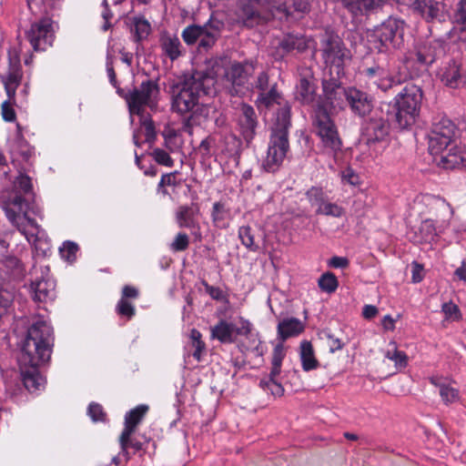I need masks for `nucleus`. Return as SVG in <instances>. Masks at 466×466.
I'll use <instances>...</instances> for the list:
<instances>
[{"instance_id":"obj_1","label":"nucleus","mask_w":466,"mask_h":466,"mask_svg":"<svg viewBox=\"0 0 466 466\" xmlns=\"http://www.w3.org/2000/svg\"><path fill=\"white\" fill-rule=\"evenodd\" d=\"M256 104L258 108H273L277 106L275 120L271 127L267 156L262 161V168L268 173L279 170L289 152V129L291 127V106L277 90V83L271 89L259 93Z\"/></svg>"},{"instance_id":"obj_2","label":"nucleus","mask_w":466,"mask_h":466,"mask_svg":"<svg viewBox=\"0 0 466 466\" xmlns=\"http://www.w3.org/2000/svg\"><path fill=\"white\" fill-rule=\"evenodd\" d=\"M216 78L208 70L184 74L170 86L171 109L184 116L185 127L199 124L198 116L204 110L201 98L215 93Z\"/></svg>"},{"instance_id":"obj_3","label":"nucleus","mask_w":466,"mask_h":466,"mask_svg":"<svg viewBox=\"0 0 466 466\" xmlns=\"http://www.w3.org/2000/svg\"><path fill=\"white\" fill-rule=\"evenodd\" d=\"M52 333V328L45 320L35 321L27 330L19 362L23 383L30 392L44 387L45 379L38 367L50 360Z\"/></svg>"},{"instance_id":"obj_4","label":"nucleus","mask_w":466,"mask_h":466,"mask_svg":"<svg viewBox=\"0 0 466 466\" xmlns=\"http://www.w3.org/2000/svg\"><path fill=\"white\" fill-rule=\"evenodd\" d=\"M457 132L452 120L446 116L435 117L429 135V151L441 156L440 163L444 168L466 170V149L453 145Z\"/></svg>"},{"instance_id":"obj_5","label":"nucleus","mask_w":466,"mask_h":466,"mask_svg":"<svg viewBox=\"0 0 466 466\" xmlns=\"http://www.w3.org/2000/svg\"><path fill=\"white\" fill-rule=\"evenodd\" d=\"M249 5V9L256 13L254 15L257 17L248 21V15H238V22L249 28L264 24L277 15L279 18L298 19L309 11L308 0H251Z\"/></svg>"},{"instance_id":"obj_6","label":"nucleus","mask_w":466,"mask_h":466,"mask_svg":"<svg viewBox=\"0 0 466 466\" xmlns=\"http://www.w3.org/2000/svg\"><path fill=\"white\" fill-rule=\"evenodd\" d=\"M423 98L422 89L416 85L408 84L393 100L391 106L394 125L400 129L412 127L419 117Z\"/></svg>"},{"instance_id":"obj_7","label":"nucleus","mask_w":466,"mask_h":466,"mask_svg":"<svg viewBox=\"0 0 466 466\" xmlns=\"http://www.w3.org/2000/svg\"><path fill=\"white\" fill-rule=\"evenodd\" d=\"M117 94L126 100L130 115L143 117L146 107L157 109L160 89L157 80L147 79L128 92L118 88Z\"/></svg>"},{"instance_id":"obj_8","label":"nucleus","mask_w":466,"mask_h":466,"mask_svg":"<svg viewBox=\"0 0 466 466\" xmlns=\"http://www.w3.org/2000/svg\"><path fill=\"white\" fill-rule=\"evenodd\" d=\"M341 76H327L323 74L321 86L322 94L316 100L312 110L322 108L325 112L337 115L346 107L348 97V86H344L340 81Z\"/></svg>"},{"instance_id":"obj_9","label":"nucleus","mask_w":466,"mask_h":466,"mask_svg":"<svg viewBox=\"0 0 466 466\" xmlns=\"http://www.w3.org/2000/svg\"><path fill=\"white\" fill-rule=\"evenodd\" d=\"M253 61L232 62L225 68L223 82L226 91L231 96H244L252 88L250 77L254 74Z\"/></svg>"},{"instance_id":"obj_10","label":"nucleus","mask_w":466,"mask_h":466,"mask_svg":"<svg viewBox=\"0 0 466 466\" xmlns=\"http://www.w3.org/2000/svg\"><path fill=\"white\" fill-rule=\"evenodd\" d=\"M332 116L322 108H319L318 111L312 110L311 119L315 132L320 138L325 150L336 156L342 149V139Z\"/></svg>"},{"instance_id":"obj_11","label":"nucleus","mask_w":466,"mask_h":466,"mask_svg":"<svg viewBox=\"0 0 466 466\" xmlns=\"http://www.w3.org/2000/svg\"><path fill=\"white\" fill-rule=\"evenodd\" d=\"M321 56L325 64L323 74L337 76L345 75V61L349 58V51L337 35H329L322 40Z\"/></svg>"},{"instance_id":"obj_12","label":"nucleus","mask_w":466,"mask_h":466,"mask_svg":"<svg viewBox=\"0 0 466 466\" xmlns=\"http://www.w3.org/2000/svg\"><path fill=\"white\" fill-rule=\"evenodd\" d=\"M404 22L400 19L389 17L373 30L372 37L378 44L379 52L383 53L391 48H400L403 44Z\"/></svg>"},{"instance_id":"obj_13","label":"nucleus","mask_w":466,"mask_h":466,"mask_svg":"<svg viewBox=\"0 0 466 466\" xmlns=\"http://www.w3.org/2000/svg\"><path fill=\"white\" fill-rule=\"evenodd\" d=\"M55 33V22L52 18L44 16L33 22L25 35L34 51L39 52L53 46Z\"/></svg>"},{"instance_id":"obj_14","label":"nucleus","mask_w":466,"mask_h":466,"mask_svg":"<svg viewBox=\"0 0 466 466\" xmlns=\"http://www.w3.org/2000/svg\"><path fill=\"white\" fill-rule=\"evenodd\" d=\"M29 198L22 194L13 191L4 202V210L8 220L19 230L27 224Z\"/></svg>"},{"instance_id":"obj_15","label":"nucleus","mask_w":466,"mask_h":466,"mask_svg":"<svg viewBox=\"0 0 466 466\" xmlns=\"http://www.w3.org/2000/svg\"><path fill=\"white\" fill-rule=\"evenodd\" d=\"M361 126V137L368 146L384 141L390 134V124L381 113L373 112Z\"/></svg>"},{"instance_id":"obj_16","label":"nucleus","mask_w":466,"mask_h":466,"mask_svg":"<svg viewBox=\"0 0 466 466\" xmlns=\"http://www.w3.org/2000/svg\"><path fill=\"white\" fill-rule=\"evenodd\" d=\"M346 106H349L354 116L361 118L366 117L374 112L373 99L371 96L354 86H348Z\"/></svg>"},{"instance_id":"obj_17","label":"nucleus","mask_w":466,"mask_h":466,"mask_svg":"<svg viewBox=\"0 0 466 466\" xmlns=\"http://www.w3.org/2000/svg\"><path fill=\"white\" fill-rule=\"evenodd\" d=\"M308 47L304 37L297 35L288 34L282 38L276 39L271 43L270 55L275 60H282L287 55L294 50L303 52Z\"/></svg>"},{"instance_id":"obj_18","label":"nucleus","mask_w":466,"mask_h":466,"mask_svg":"<svg viewBox=\"0 0 466 466\" xmlns=\"http://www.w3.org/2000/svg\"><path fill=\"white\" fill-rule=\"evenodd\" d=\"M364 73L370 82L377 86L383 92H388L402 83L400 76L390 74L389 68L383 65H375L368 67L364 70Z\"/></svg>"},{"instance_id":"obj_19","label":"nucleus","mask_w":466,"mask_h":466,"mask_svg":"<svg viewBox=\"0 0 466 466\" xmlns=\"http://www.w3.org/2000/svg\"><path fill=\"white\" fill-rule=\"evenodd\" d=\"M27 225L32 228L31 230H28L26 226H25L18 231L25 237L28 242L34 244L38 255L47 256L51 252V241L45 230L41 228L34 218H27Z\"/></svg>"},{"instance_id":"obj_20","label":"nucleus","mask_w":466,"mask_h":466,"mask_svg":"<svg viewBox=\"0 0 466 466\" xmlns=\"http://www.w3.org/2000/svg\"><path fill=\"white\" fill-rule=\"evenodd\" d=\"M446 45L443 40L431 39L419 45L416 51V60L423 66H430L445 55Z\"/></svg>"},{"instance_id":"obj_21","label":"nucleus","mask_w":466,"mask_h":466,"mask_svg":"<svg viewBox=\"0 0 466 466\" xmlns=\"http://www.w3.org/2000/svg\"><path fill=\"white\" fill-rule=\"evenodd\" d=\"M201 27L202 34L198 46L200 53L208 51L216 45L221 36L225 24L217 17L211 16Z\"/></svg>"},{"instance_id":"obj_22","label":"nucleus","mask_w":466,"mask_h":466,"mask_svg":"<svg viewBox=\"0 0 466 466\" xmlns=\"http://www.w3.org/2000/svg\"><path fill=\"white\" fill-rule=\"evenodd\" d=\"M199 206L198 203L179 206L175 213L176 222L180 228H188L192 234L200 236V225L198 219L199 215Z\"/></svg>"},{"instance_id":"obj_23","label":"nucleus","mask_w":466,"mask_h":466,"mask_svg":"<svg viewBox=\"0 0 466 466\" xmlns=\"http://www.w3.org/2000/svg\"><path fill=\"white\" fill-rule=\"evenodd\" d=\"M238 124L247 147H249L256 136V129L258 124L257 114L251 106L248 104L241 105Z\"/></svg>"},{"instance_id":"obj_24","label":"nucleus","mask_w":466,"mask_h":466,"mask_svg":"<svg viewBox=\"0 0 466 466\" xmlns=\"http://www.w3.org/2000/svg\"><path fill=\"white\" fill-rule=\"evenodd\" d=\"M399 2L413 6L414 10L428 22L441 20L443 16L444 5L437 0H398Z\"/></svg>"},{"instance_id":"obj_25","label":"nucleus","mask_w":466,"mask_h":466,"mask_svg":"<svg viewBox=\"0 0 466 466\" xmlns=\"http://www.w3.org/2000/svg\"><path fill=\"white\" fill-rule=\"evenodd\" d=\"M22 78L23 71L19 58L17 56L9 57L8 70L6 74L1 76V80L6 96L11 100H15L16 89L20 86Z\"/></svg>"},{"instance_id":"obj_26","label":"nucleus","mask_w":466,"mask_h":466,"mask_svg":"<svg viewBox=\"0 0 466 466\" xmlns=\"http://www.w3.org/2000/svg\"><path fill=\"white\" fill-rule=\"evenodd\" d=\"M441 82L451 88H459L466 83V73L461 63L451 60L441 71Z\"/></svg>"},{"instance_id":"obj_27","label":"nucleus","mask_w":466,"mask_h":466,"mask_svg":"<svg viewBox=\"0 0 466 466\" xmlns=\"http://www.w3.org/2000/svg\"><path fill=\"white\" fill-rule=\"evenodd\" d=\"M284 357L285 350L283 344L276 345L272 352V367L270 370L271 382L268 389L270 393L275 397H280L284 394L283 386L276 381V377L279 376L281 371V365Z\"/></svg>"},{"instance_id":"obj_28","label":"nucleus","mask_w":466,"mask_h":466,"mask_svg":"<svg viewBox=\"0 0 466 466\" xmlns=\"http://www.w3.org/2000/svg\"><path fill=\"white\" fill-rule=\"evenodd\" d=\"M304 329V323L297 318L290 317L281 319L277 327L278 339L281 341L279 344L289 338L299 336Z\"/></svg>"},{"instance_id":"obj_29","label":"nucleus","mask_w":466,"mask_h":466,"mask_svg":"<svg viewBox=\"0 0 466 466\" xmlns=\"http://www.w3.org/2000/svg\"><path fill=\"white\" fill-rule=\"evenodd\" d=\"M210 216L213 226L220 229H227L233 218L231 208L223 199L213 204Z\"/></svg>"},{"instance_id":"obj_30","label":"nucleus","mask_w":466,"mask_h":466,"mask_svg":"<svg viewBox=\"0 0 466 466\" xmlns=\"http://www.w3.org/2000/svg\"><path fill=\"white\" fill-rule=\"evenodd\" d=\"M151 439L146 435L134 436L129 434L125 440H123V431L119 436V444L122 453L129 459V451L132 450L133 453L142 452L146 453L147 446L150 442Z\"/></svg>"},{"instance_id":"obj_31","label":"nucleus","mask_w":466,"mask_h":466,"mask_svg":"<svg viewBox=\"0 0 466 466\" xmlns=\"http://www.w3.org/2000/svg\"><path fill=\"white\" fill-rule=\"evenodd\" d=\"M32 297L35 302L46 303L56 298L55 283L50 279H40L31 284Z\"/></svg>"},{"instance_id":"obj_32","label":"nucleus","mask_w":466,"mask_h":466,"mask_svg":"<svg viewBox=\"0 0 466 466\" xmlns=\"http://www.w3.org/2000/svg\"><path fill=\"white\" fill-rule=\"evenodd\" d=\"M148 406L140 404L127 411L125 415V427L123 429V440L129 434H135L137 427L141 423L148 411Z\"/></svg>"},{"instance_id":"obj_33","label":"nucleus","mask_w":466,"mask_h":466,"mask_svg":"<svg viewBox=\"0 0 466 466\" xmlns=\"http://www.w3.org/2000/svg\"><path fill=\"white\" fill-rule=\"evenodd\" d=\"M383 4V0H350L346 9L354 16L368 15L377 12Z\"/></svg>"},{"instance_id":"obj_34","label":"nucleus","mask_w":466,"mask_h":466,"mask_svg":"<svg viewBox=\"0 0 466 466\" xmlns=\"http://www.w3.org/2000/svg\"><path fill=\"white\" fill-rule=\"evenodd\" d=\"M210 336L223 344H230L235 341V326L225 319H220L210 328Z\"/></svg>"},{"instance_id":"obj_35","label":"nucleus","mask_w":466,"mask_h":466,"mask_svg":"<svg viewBox=\"0 0 466 466\" xmlns=\"http://www.w3.org/2000/svg\"><path fill=\"white\" fill-rule=\"evenodd\" d=\"M296 98L303 105L316 103V85L314 81L301 77L297 85Z\"/></svg>"},{"instance_id":"obj_36","label":"nucleus","mask_w":466,"mask_h":466,"mask_svg":"<svg viewBox=\"0 0 466 466\" xmlns=\"http://www.w3.org/2000/svg\"><path fill=\"white\" fill-rule=\"evenodd\" d=\"M300 360L304 371L316 370L319 366L314 355L313 346L309 340H302L300 343Z\"/></svg>"},{"instance_id":"obj_37","label":"nucleus","mask_w":466,"mask_h":466,"mask_svg":"<svg viewBox=\"0 0 466 466\" xmlns=\"http://www.w3.org/2000/svg\"><path fill=\"white\" fill-rule=\"evenodd\" d=\"M3 267L6 273L14 279H22L25 269L24 264L15 256H7L3 261Z\"/></svg>"},{"instance_id":"obj_38","label":"nucleus","mask_w":466,"mask_h":466,"mask_svg":"<svg viewBox=\"0 0 466 466\" xmlns=\"http://www.w3.org/2000/svg\"><path fill=\"white\" fill-rule=\"evenodd\" d=\"M131 31L136 42L147 39L151 32L150 23L144 16H135L131 19Z\"/></svg>"},{"instance_id":"obj_39","label":"nucleus","mask_w":466,"mask_h":466,"mask_svg":"<svg viewBox=\"0 0 466 466\" xmlns=\"http://www.w3.org/2000/svg\"><path fill=\"white\" fill-rule=\"evenodd\" d=\"M390 345L392 346V350H388L385 352V358L392 360L397 370L405 369L408 366L407 354L404 351L399 350L394 341H391Z\"/></svg>"},{"instance_id":"obj_40","label":"nucleus","mask_w":466,"mask_h":466,"mask_svg":"<svg viewBox=\"0 0 466 466\" xmlns=\"http://www.w3.org/2000/svg\"><path fill=\"white\" fill-rule=\"evenodd\" d=\"M162 49L165 54L173 61L180 55L181 44L177 37H166L162 40Z\"/></svg>"},{"instance_id":"obj_41","label":"nucleus","mask_w":466,"mask_h":466,"mask_svg":"<svg viewBox=\"0 0 466 466\" xmlns=\"http://www.w3.org/2000/svg\"><path fill=\"white\" fill-rule=\"evenodd\" d=\"M201 26L202 25H195V24L186 26L183 29L182 34H181V37H182L184 43L187 44V46H193L196 44L198 45V40L202 34Z\"/></svg>"},{"instance_id":"obj_42","label":"nucleus","mask_w":466,"mask_h":466,"mask_svg":"<svg viewBox=\"0 0 466 466\" xmlns=\"http://www.w3.org/2000/svg\"><path fill=\"white\" fill-rule=\"evenodd\" d=\"M13 191L22 194L25 197L33 195V185L31 178L25 174H20L14 181Z\"/></svg>"},{"instance_id":"obj_43","label":"nucleus","mask_w":466,"mask_h":466,"mask_svg":"<svg viewBox=\"0 0 466 466\" xmlns=\"http://www.w3.org/2000/svg\"><path fill=\"white\" fill-rule=\"evenodd\" d=\"M17 129V139L16 148L18 154L23 157L24 160L27 161L34 155V149L29 146L27 141L23 137L22 127L20 124H16Z\"/></svg>"},{"instance_id":"obj_44","label":"nucleus","mask_w":466,"mask_h":466,"mask_svg":"<svg viewBox=\"0 0 466 466\" xmlns=\"http://www.w3.org/2000/svg\"><path fill=\"white\" fill-rule=\"evenodd\" d=\"M319 289L329 294L335 292L339 286L336 276L331 272H326L318 280Z\"/></svg>"},{"instance_id":"obj_45","label":"nucleus","mask_w":466,"mask_h":466,"mask_svg":"<svg viewBox=\"0 0 466 466\" xmlns=\"http://www.w3.org/2000/svg\"><path fill=\"white\" fill-rule=\"evenodd\" d=\"M306 197L311 206L313 207H323L325 202L328 200L327 195L324 193L323 189L319 187H311L307 192Z\"/></svg>"},{"instance_id":"obj_46","label":"nucleus","mask_w":466,"mask_h":466,"mask_svg":"<svg viewBox=\"0 0 466 466\" xmlns=\"http://www.w3.org/2000/svg\"><path fill=\"white\" fill-rule=\"evenodd\" d=\"M238 238L241 243L249 250L257 251L258 249V246L254 241V235L249 226H242L238 228Z\"/></svg>"},{"instance_id":"obj_47","label":"nucleus","mask_w":466,"mask_h":466,"mask_svg":"<svg viewBox=\"0 0 466 466\" xmlns=\"http://www.w3.org/2000/svg\"><path fill=\"white\" fill-rule=\"evenodd\" d=\"M140 124L145 129L146 142L149 144L154 143L157 137V132L151 116L144 114V116L140 117Z\"/></svg>"},{"instance_id":"obj_48","label":"nucleus","mask_w":466,"mask_h":466,"mask_svg":"<svg viewBox=\"0 0 466 466\" xmlns=\"http://www.w3.org/2000/svg\"><path fill=\"white\" fill-rule=\"evenodd\" d=\"M116 312L121 318L130 320L136 315V308L129 300L119 299L116 306Z\"/></svg>"},{"instance_id":"obj_49","label":"nucleus","mask_w":466,"mask_h":466,"mask_svg":"<svg viewBox=\"0 0 466 466\" xmlns=\"http://www.w3.org/2000/svg\"><path fill=\"white\" fill-rule=\"evenodd\" d=\"M316 213L334 218H340L344 214V209L342 207L337 205L336 203H331L327 200L323 207L318 208L316 209Z\"/></svg>"},{"instance_id":"obj_50","label":"nucleus","mask_w":466,"mask_h":466,"mask_svg":"<svg viewBox=\"0 0 466 466\" xmlns=\"http://www.w3.org/2000/svg\"><path fill=\"white\" fill-rule=\"evenodd\" d=\"M420 233L421 234V238L425 242H431L434 240L437 236V232L433 220H423L420 226Z\"/></svg>"},{"instance_id":"obj_51","label":"nucleus","mask_w":466,"mask_h":466,"mask_svg":"<svg viewBox=\"0 0 466 466\" xmlns=\"http://www.w3.org/2000/svg\"><path fill=\"white\" fill-rule=\"evenodd\" d=\"M77 251L78 245L69 240L65 241L62 247L59 248L61 257L69 262H73L76 260Z\"/></svg>"},{"instance_id":"obj_52","label":"nucleus","mask_w":466,"mask_h":466,"mask_svg":"<svg viewBox=\"0 0 466 466\" xmlns=\"http://www.w3.org/2000/svg\"><path fill=\"white\" fill-rule=\"evenodd\" d=\"M150 156L161 166L171 167L174 166V159L164 149L157 147L152 150Z\"/></svg>"},{"instance_id":"obj_53","label":"nucleus","mask_w":466,"mask_h":466,"mask_svg":"<svg viewBox=\"0 0 466 466\" xmlns=\"http://www.w3.org/2000/svg\"><path fill=\"white\" fill-rule=\"evenodd\" d=\"M87 414L94 422H105L106 413L101 404L91 402L87 408Z\"/></svg>"},{"instance_id":"obj_54","label":"nucleus","mask_w":466,"mask_h":466,"mask_svg":"<svg viewBox=\"0 0 466 466\" xmlns=\"http://www.w3.org/2000/svg\"><path fill=\"white\" fill-rule=\"evenodd\" d=\"M189 246V238L185 232H179L176 235L174 240L170 243L169 248L173 252H180L187 249Z\"/></svg>"},{"instance_id":"obj_55","label":"nucleus","mask_w":466,"mask_h":466,"mask_svg":"<svg viewBox=\"0 0 466 466\" xmlns=\"http://www.w3.org/2000/svg\"><path fill=\"white\" fill-rule=\"evenodd\" d=\"M15 104V99L11 100L8 98L4 101L1 106L2 109V116L3 119L6 122H15L16 119V113L14 109V105Z\"/></svg>"},{"instance_id":"obj_56","label":"nucleus","mask_w":466,"mask_h":466,"mask_svg":"<svg viewBox=\"0 0 466 466\" xmlns=\"http://www.w3.org/2000/svg\"><path fill=\"white\" fill-rule=\"evenodd\" d=\"M441 310L444 313L445 318L448 319L459 320L461 318L459 307L451 301L443 303Z\"/></svg>"},{"instance_id":"obj_57","label":"nucleus","mask_w":466,"mask_h":466,"mask_svg":"<svg viewBox=\"0 0 466 466\" xmlns=\"http://www.w3.org/2000/svg\"><path fill=\"white\" fill-rule=\"evenodd\" d=\"M441 400L446 403H452L458 400L459 399V390L455 388H452L449 385L441 386V390L440 392Z\"/></svg>"},{"instance_id":"obj_58","label":"nucleus","mask_w":466,"mask_h":466,"mask_svg":"<svg viewBox=\"0 0 466 466\" xmlns=\"http://www.w3.org/2000/svg\"><path fill=\"white\" fill-rule=\"evenodd\" d=\"M454 21L466 30V0H460L454 14Z\"/></svg>"},{"instance_id":"obj_59","label":"nucleus","mask_w":466,"mask_h":466,"mask_svg":"<svg viewBox=\"0 0 466 466\" xmlns=\"http://www.w3.org/2000/svg\"><path fill=\"white\" fill-rule=\"evenodd\" d=\"M202 285L204 286L206 292L213 299L218 301H228L226 295L220 288L211 286L206 280H202Z\"/></svg>"},{"instance_id":"obj_60","label":"nucleus","mask_w":466,"mask_h":466,"mask_svg":"<svg viewBox=\"0 0 466 466\" xmlns=\"http://www.w3.org/2000/svg\"><path fill=\"white\" fill-rule=\"evenodd\" d=\"M271 86L272 84L269 83L268 75L266 72L259 73L255 84L256 89H258L259 93H263L266 91H269L271 89Z\"/></svg>"},{"instance_id":"obj_61","label":"nucleus","mask_w":466,"mask_h":466,"mask_svg":"<svg viewBox=\"0 0 466 466\" xmlns=\"http://www.w3.org/2000/svg\"><path fill=\"white\" fill-rule=\"evenodd\" d=\"M13 299V292L0 288V309L6 310L11 306Z\"/></svg>"},{"instance_id":"obj_62","label":"nucleus","mask_w":466,"mask_h":466,"mask_svg":"<svg viewBox=\"0 0 466 466\" xmlns=\"http://www.w3.org/2000/svg\"><path fill=\"white\" fill-rule=\"evenodd\" d=\"M251 331L252 324L248 319L241 318L240 326L238 328H235V334L248 338L249 336H253Z\"/></svg>"},{"instance_id":"obj_63","label":"nucleus","mask_w":466,"mask_h":466,"mask_svg":"<svg viewBox=\"0 0 466 466\" xmlns=\"http://www.w3.org/2000/svg\"><path fill=\"white\" fill-rule=\"evenodd\" d=\"M138 296H139V291L136 287L130 286V285H126L122 289L120 299H125V300H128L129 299H136L138 298Z\"/></svg>"},{"instance_id":"obj_64","label":"nucleus","mask_w":466,"mask_h":466,"mask_svg":"<svg viewBox=\"0 0 466 466\" xmlns=\"http://www.w3.org/2000/svg\"><path fill=\"white\" fill-rule=\"evenodd\" d=\"M329 267L334 268H346L350 265V260L345 257H332L328 263Z\"/></svg>"}]
</instances>
